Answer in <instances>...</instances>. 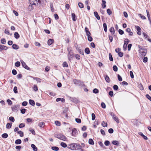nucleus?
I'll return each instance as SVG.
<instances>
[{"mask_svg": "<svg viewBox=\"0 0 151 151\" xmlns=\"http://www.w3.org/2000/svg\"><path fill=\"white\" fill-rule=\"evenodd\" d=\"M81 147V145L78 143H71L69 144L67 147L72 150H79Z\"/></svg>", "mask_w": 151, "mask_h": 151, "instance_id": "f257e3e1", "label": "nucleus"}, {"mask_svg": "<svg viewBox=\"0 0 151 151\" xmlns=\"http://www.w3.org/2000/svg\"><path fill=\"white\" fill-rule=\"evenodd\" d=\"M73 81L75 85L79 86L81 87H85V84L80 80L74 79L73 80Z\"/></svg>", "mask_w": 151, "mask_h": 151, "instance_id": "f03ea898", "label": "nucleus"}, {"mask_svg": "<svg viewBox=\"0 0 151 151\" xmlns=\"http://www.w3.org/2000/svg\"><path fill=\"white\" fill-rule=\"evenodd\" d=\"M55 137L60 139L66 141V137L64 135L61 134H55Z\"/></svg>", "mask_w": 151, "mask_h": 151, "instance_id": "7ed1b4c3", "label": "nucleus"}, {"mask_svg": "<svg viewBox=\"0 0 151 151\" xmlns=\"http://www.w3.org/2000/svg\"><path fill=\"white\" fill-rule=\"evenodd\" d=\"M21 62L23 67L24 68L26 69L29 70H31L30 68L26 65V63L24 62L23 60H21Z\"/></svg>", "mask_w": 151, "mask_h": 151, "instance_id": "20e7f679", "label": "nucleus"}, {"mask_svg": "<svg viewBox=\"0 0 151 151\" xmlns=\"http://www.w3.org/2000/svg\"><path fill=\"white\" fill-rule=\"evenodd\" d=\"M139 52L141 54V56L143 58V57H144L146 55L147 50H145L144 51H140V52Z\"/></svg>", "mask_w": 151, "mask_h": 151, "instance_id": "39448f33", "label": "nucleus"}, {"mask_svg": "<svg viewBox=\"0 0 151 151\" xmlns=\"http://www.w3.org/2000/svg\"><path fill=\"white\" fill-rule=\"evenodd\" d=\"M78 134V132L77 129L75 128H74L72 130V135L74 137H76Z\"/></svg>", "mask_w": 151, "mask_h": 151, "instance_id": "423d86ee", "label": "nucleus"}, {"mask_svg": "<svg viewBox=\"0 0 151 151\" xmlns=\"http://www.w3.org/2000/svg\"><path fill=\"white\" fill-rule=\"evenodd\" d=\"M68 56L69 60H71L73 57V55L72 53H71L70 52H69Z\"/></svg>", "mask_w": 151, "mask_h": 151, "instance_id": "0eeeda50", "label": "nucleus"}, {"mask_svg": "<svg viewBox=\"0 0 151 151\" xmlns=\"http://www.w3.org/2000/svg\"><path fill=\"white\" fill-rule=\"evenodd\" d=\"M12 110L13 111L17 112V111L18 108V105H15L14 106L11 107Z\"/></svg>", "mask_w": 151, "mask_h": 151, "instance_id": "6e6552de", "label": "nucleus"}, {"mask_svg": "<svg viewBox=\"0 0 151 151\" xmlns=\"http://www.w3.org/2000/svg\"><path fill=\"white\" fill-rule=\"evenodd\" d=\"M135 27L137 29V34L139 35H140L141 34V32L140 31V30H141L139 26H136Z\"/></svg>", "mask_w": 151, "mask_h": 151, "instance_id": "1a4fd4ad", "label": "nucleus"}, {"mask_svg": "<svg viewBox=\"0 0 151 151\" xmlns=\"http://www.w3.org/2000/svg\"><path fill=\"white\" fill-rule=\"evenodd\" d=\"M85 31L87 36H91V33L89 32L88 28L86 27L85 28Z\"/></svg>", "mask_w": 151, "mask_h": 151, "instance_id": "9d476101", "label": "nucleus"}, {"mask_svg": "<svg viewBox=\"0 0 151 151\" xmlns=\"http://www.w3.org/2000/svg\"><path fill=\"white\" fill-rule=\"evenodd\" d=\"M126 31L129 33V35L130 36H132L133 35V33L132 32H131V29L129 28H127L126 29Z\"/></svg>", "mask_w": 151, "mask_h": 151, "instance_id": "9b49d317", "label": "nucleus"}, {"mask_svg": "<svg viewBox=\"0 0 151 151\" xmlns=\"http://www.w3.org/2000/svg\"><path fill=\"white\" fill-rule=\"evenodd\" d=\"M109 31L111 32V34L112 35H114L115 33V30L114 28L113 27H111L109 29Z\"/></svg>", "mask_w": 151, "mask_h": 151, "instance_id": "f8f14e48", "label": "nucleus"}, {"mask_svg": "<svg viewBox=\"0 0 151 151\" xmlns=\"http://www.w3.org/2000/svg\"><path fill=\"white\" fill-rule=\"evenodd\" d=\"M94 14L95 16V17L96 18V19L99 20H100V17L98 13L96 12H94Z\"/></svg>", "mask_w": 151, "mask_h": 151, "instance_id": "ddd939ff", "label": "nucleus"}, {"mask_svg": "<svg viewBox=\"0 0 151 151\" xmlns=\"http://www.w3.org/2000/svg\"><path fill=\"white\" fill-rule=\"evenodd\" d=\"M138 47L139 49V52H140V51H144L145 50H147L145 48L142 46H140L139 45Z\"/></svg>", "mask_w": 151, "mask_h": 151, "instance_id": "4468645a", "label": "nucleus"}, {"mask_svg": "<svg viewBox=\"0 0 151 151\" xmlns=\"http://www.w3.org/2000/svg\"><path fill=\"white\" fill-rule=\"evenodd\" d=\"M37 0H29V1L30 4L32 5H36V3L37 4Z\"/></svg>", "mask_w": 151, "mask_h": 151, "instance_id": "2eb2a0df", "label": "nucleus"}, {"mask_svg": "<svg viewBox=\"0 0 151 151\" xmlns=\"http://www.w3.org/2000/svg\"><path fill=\"white\" fill-rule=\"evenodd\" d=\"M54 40L53 39H50L48 40L47 44L49 45H51L54 42Z\"/></svg>", "mask_w": 151, "mask_h": 151, "instance_id": "dca6fc26", "label": "nucleus"}, {"mask_svg": "<svg viewBox=\"0 0 151 151\" xmlns=\"http://www.w3.org/2000/svg\"><path fill=\"white\" fill-rule=\"evenodd\" d=\"M72 16L73 20L74 21H76V20L77 18L76 17L75 14L74 13H72Z\"/></svg>", "mask_w": 151, "mask_h": 151, "instance_id": "f3484780", "label": "nucleus"}, {"mask_svg": "<svg viewBox=\"0 0 151 151\" xmlns=\"http://www.w3.org/2000/svg\"><path fill=\"white\" fill-rule=\"evenodd\" d=\"M14 37L16 39H18L20 37V35L17 32H15L14 33Z\"/></svg>", "mask_w": 151, "mask_h": 151, "instance_id": "a211bd4d", "label": "nucleus"}, {"mask_svg": "<svg viewBox=\"0 0 151 151\" xmlns=\"http://www.w3.org/2000/svg\"><path fill=\"white\" fill-rule=\"evenodd\" d=\"M29 103L31 105L34 106L35 104V103L34 101L32 100L29 99Z\"/></svg>", "mask_w": 151, "mask_h": 151, "instance_id": "6ab92c4d", "label": "nucleus"}, {"mask_svg": "<svg viewBox=\"0 0 151 151\" xmlns=\"http://www.w3.org/2000/svg\"><path fill=\"white\" fill-rule=\"evenodd\" d=\"M76 49L78 52L81 54L83 55V51L81 49H80L79 47H77Z\"/></svg>", "mask_w": 151, "mask_h": 151, "instance_id": "aec40b11", "label": "nucleus"}, {"mask_svg": "<svg viewBox=\"0 0 151 151\" xmlns=\"http://www.w3.org/2000/svg\"><path fill=\"white\" fill-rule=\"evenodd\" d=\"M31 147L32 148L33 150L34 151H37V148L35 145H34L33 144H32L31 145Z\"/></svg>", "mask_w": 151, "mask_h": 151, "instance_id": "412c9836", "label": "nucleus"}, {"mask_svg": "<svg viewBox=\"0 0 151 151\" xmlns=\"http://www.w3.org/2000/svg\"><path fill=\"white\" fill-rule=\"evenodd\" d=\"M12 47L15 50H17L19 48V46L16 44H13L12 46Z\"/></svg>", "mask_w": 151, "mask_h": 151, "instance_id": "4be33fe9", "label": "nucleus"}, {"mask_svg": "<svg viewBox=\"0 0 151 151\" xmlns=\"http://www.w3.org/2000/svg\"><path fill=\"white\" fill-rule=\"evenodd\" d=\"M111 115L113 116V118L116 121L117 123H119V121L118 119V117L116 116H114V115H113L112 114V113H111Z\"/></svg>", "mask_w": 151, "mask_h": 151, "instance_id": "5701e85b", "label": "nucleus"}, {"mask_svg": "<svg viewBox=\"0 0 151 151\" xmlns=\"http://www.w3.org/2000/svg\"><path fill=\"white\" fill-rule=\"evenodd\" d=\"M112 143L113 145L118 146L119 145V142L116 140H114L112 142Z\"/></svg>", "mask_w": 151, "mask_h": 151, "instance_id": "b1692460", "label": "nucleus"}, {"mask_svg": "<svg viewBox=\"0 0 151 151\" xmlns=\"http://www.w3.org/2000/svg\"><path fill=\"white\" fill-rule=\"evenodd\" d=\"M85 52L87 54H89L90 53V51L88 47H86L85 49Z\"/></svg>", "mask_w": 151, "mask_h": 151, "instance_id": "393cba45", "label": "nucleus"}, {"mask_svg": "<svg viewBox=\"0 0 151 151\" xmlns=\"http://www.w3.org/2000/svg\"><path fill=\"white\" fill-rule=\"evenodd\" d=\"M12 123H7L6 125V128L7 129H9L11 128L12 126Z\"/></svg>", "mask_w": 151, "mask_h": 151, "instance_id": "a878e982", "label": "nucleus"}, {"mask_svg": "<svg viewBox=\"0 0 151 151\" xmlns=\"http://www.w3.org/2000/svg\"><path fill=\"white\" fill-rule=\"evenodd\" d=\"M88 143L89 144L93 145L94 144V142L92 139H90L88 140Z\"/></svg>", "mask_w": 151, "mask_h": 151, "instance_id": "bb28decb", "label": "nucleus"}, {"mask_svg": "<svg viewBox=\"0 0 151 151\" xmlns=\"http://www.w3.org/2000/svg\"><path fill=\"white\" fill-rule=\"evenodd\" d=\"M51 149L54 151H57L59 150V148L56 146H53L52 147Z\"/></svg>", "mask_w": 151, "mask_h": 151, "instance_id": "cd10ccee", "label": "nucleus"}, {"mask_svg": "<svg viewBox=\"0 0 151 151\" xmlns=\"http://www.w3.org/2000/svg\"><path fill=\"white\" fill-rule=\"evenodd\" d=\"M105 79L106 82L108 83L110 82V79L109 77L107 75H106L105 77Z\"/></svg>", "mask_w": 151, "mask_h": 151, "instance_id": "c85d7f7f", "label": "nucleus"}, {"mask_svg": "<svg viewBox=\"0 0 151 151\" xmlns=\"http://www.w3.org/2000/svg\"><path fill=\"white\" fill-rule=\"evenodd\" d=\"M60 145L64 148H65L67 147V144L63 142H61L60 143Z\"/></svg>", "mask_w": 151, "mask_h": 151, "instance_id": "c756f323", "label": "nucleus"}, {"mask_svg": "<svg viewBox=\"0 0 151 151\" xmlns=\"http://www.w3.org/2000/svg\"><path fill=\"white\" fill-rule=\"evenodd\" d=\"M22 142V141L20 139H17L15 141V143L16 144H20Z\"/></svg>", "mask_w": 151, "mask_h": 151, "instance_id": "7c9ffc66", "label": "nucleus"}, {"mask_svg": "<svg viewBox=\"0 0 151 151\" xmlns=\"http://www.w3.org/2000/svg\"><path fill=\"white\" fill-rule=\"evenodd\" d=\"M129 42V39H128L126 38L124 40V44L125 45H127V44Z\"/></svg>", "mask_w": 151, "mask_h": 151, "instance_id": "2f4dec72", "label": "nucleus"}, {"mask_svg": "<svg viewBox=\"0 0 151 151\" xmlns=\"http://www.w3.org/2000/svg\"><path fill=\"white\" fill-rule=\"evenodd\" d=\"M103 27L105 32H106L107 31V25L106 23L103 24Z\"/></svg>", "mask_w": 151, "mask_h": 151, "instance_id": "473e14b6", "label": "nucleus"}, {"mask_svg": "<svg viewBox=\"0 0 151 151\" xmlns=\"http://www.w3.org/2000/svg\"><path fill=\"white\" fill-rule=\"evenodd\" d=\"M1 137L2 138H6L8 137V135L7 133H4L3 134H2Z\"/></svg>", "mask_w": 151, "mask_h": 151, "instance_id": "72a5a7b5", "label": "nucleus"}, {"mask_svg": "<svg viewBox=\"0 0 151 151\" xmlns=\"http://www.w3.org/2000/svg\"><path fill=\"white\" fill-rule=\"evenodd\" d=\"M17 133L19 134V135L21 137H23V136L24 134L23 132L21 131H18Z\"/></svg>", "mask_w": 151, "mask_h": 151, "instance_id": "f704fd0d", "label": "nucleus"}, {"mask_svg": "<svg viewBox=\"0 0 151 151\" xmlns=\"http://www.w3.org/2000/svg\"><path fill=\"white\" fill-rule=\"evenodd\" d=\"M113 69L114 71L116 72L118 70V68L116 65H114L113 67Z\"/></svg>", "mask_w": 151, "mask_h": 151, "instance_id": "c9c22d12", "label": "nucleus"}, {"mask_svg": "<svg viewBox=\"0 0 151 151\" xmlns=\"http://www.w3.org/2000/svg\"><path fill=\"white\" fill-rule=\"evenodd\" d=\"M93 92L94 93H97L99 92V90L97 88H94L93 90Z\"/></svg>", "mask_w": 151, "mask_h": 151, "instance_id": "e433bc0d", "label": "nucleus"}, {"mask_svg": "<svg viewBox=\"0 0 151 151\" xmlns=\"http://www.w3.org/2000/svg\"><path fill=\"white\" fill-rule=\"evenodd\" d=\"M34 80H36V81H37V82H41V79L39 78H37V77H35L34 78Z\"/></svg>", "mask_w": 151, "mask_h": 151, "instance_id": "4c0bfd02", "label": "nucleus"}, {"mask_svg": "<svg viewBox=\"0 0 151 151\" xmlns=\"http://www.w3.org/2000/svg\"><path fill=\"white\" fill-rule=\"evenodd\" d=\"M101 125L103 127H107V123H105L104 121H103L101 123Z\"/></svg>", "mask_w": 151, "mask_h": 151, "instance_id": "58836bf2", "label": "nucleus"}, {"mask_svg": "<svg viewBox=\"0 0 151 151\" xmlns=\"http://www.w3.org/2000/svg\"><path fill=\"white\" fill-rule=\"evenodd\" d=\"M45 123L43 122H40L39 123V125L40 127H43Z\"/></svg>", "mask_w": 151, "mask_h": 151, "instance_id": "ea45409f", "label": "nucleus"}, {"mask_svg": "<svg viewBox=\"0 0 151 151\" xmlns=\"http://www.w3.org/2000/svg\"><path fill=\"white\" fill-rule=\"evenodd\" d=\"M109 60L111 61H112L113 60V59L111 54V53H109Z\"/></svg>", "mask_w": 151, "mask_h": 151, "instance_id": "a19ab883", "label": "nucleus"}, {"mask_svg": "<svg viewBox=\"0 0 151 151\" xmlns=\"http://www.w3.org/2000/svg\"><path fill=\"white\" fill-rule=\"evenodd\" d=\"M15 65L16 67H19L20 65V63L19 61H17L15 63Z\"/></svg>", "mask_w": 151, "mask_h": 151, "instance_id": "79ce46f5", "label": "nucleus"}, {"mask_svg": "<svg viewBox=\"0 0 151 151\" xmlns=\"http://www.w3.org/2000/svg\"><path fill=\"white\" fill-rule=\"evenodd\" d=\"M9 120L12 122H14L15 121L14 117L13 116H10L9 118Z\"/></svg>", "mask_w": 151, "mask_h": 151, "instance_id": "37998d69", "label": "nucleus"}, {"mask_svg": "<svg viewBox=\"0 0 151 151\" xmlns=\"http://www.w3.org/2000/svg\"><path fill=\"white\" fill-rule=\"evenodd\" d=\"M1 43L3 44H5L6 43V41L4 38H3L1 40Z\"/></svg>", "mask_w": 151, "mask_h": 151, "instance_id": "c03bdc74", "label": "nucleus"}, {"mask_svg": "<svg viewBox=\"0 0 151 151\" xmlns=\"http://www.w3.org/2000/svg\"><path fill=\"white\" fill-rule=\"evenodd\" d=\"M17 87L16 86L14 87L13 89V91L15 93H18V92L17 91Z\"/></svg>", "mask_w": 151, "mask_h": 151, "instance_id": "a18cd8bd", "label": "nucleus"}, {"mask_svg": "<svg viewBox=\"0 0 151 151\" xmlns=\"http://www.w3.org/2000/svg\"><path fill=\"white\" fill-rule=\"evenodd\" d=\"M63 67H68V65L66 62H64L63 63Z\"/></svg>", "mask_w": 151, "mask_h": 151, "instance_id": "49530a36", "label": "nucleus"}, {"mask_svg": "<svg viewBox=\"0 0 151 151\" xmlns=\"http://www.w3.org/2000/svg\"><path fill=\"white\" fill-rule=\"evenodd\" d=\"M139 16L142 19H145L146 18L145 16L141 14H139Z\"/></svg>", "mask_w": 151, "mask_h": 151, "instance_id": "de8ad7c7", "label": "nucleus"}, {"mask_svg": "<svg viewBox=\"0 0 151 151\" xmlns=\"http://www.w3.org/2000/svg\"><path fill=\"white\" fill-rule=\"evenodd\" d=\"M7 102L8 103V104L9 105H11L12 104V101L9 99H8L7 100Z\"/></svg>", "mask_w": 151, "mask_h": 151, "instance_id": "09e8293b", "label": "nucleus"}, {"mask_svg": "<svg viewBox=\"0 0 151 151\" xmlns=\"http://www.w3.org/2000/svg\"><path fill=\"white\" fill-rule=\"evenodd\" d=\"M76 121L78 123H80L81 122V120L80 119L76 118L75 119Z\"/></svg>", "mask_w": 151, "mask_h": 151, "instance_id": "8fccbe9b", "label": "nucleus"}, {"mask_svg": "<svg viewBox=\"0 0 151 151\" xmlns=\"http://www.w3.org/2000/svg\"><path fill=\"white\" fill-rule=\"evenodd\" d=\"M78 5L81 8H83V4L81 2H79L78 3Z\"/></svg>", "mask_w": 151, "mask_h": 151, "instance_id": "3c124183", "label": "nucleus"}, {"mask_svg": "<svg viewBox=\"0 0 151 151\" xmlns=\"http://www.w3.org/2000/svg\"><path fill=\"white\" fill-rule=\"evenodd\" d=\"M29 130L33 134L35 135V132L34 130L33 129H30Z\"/></svg>", "mask_w": 151, "mask_h": 151, "instance_id": "603ef678", "label": "nucleus"}, {"mask_svg": "<svg viewBox=\"0 0 151 151\" xmlns=\"http://www.w3.org/2000/svg\"><path fill=\"white\" fill-rule=\"evenodd\" d=\"M117 76H118V80L120 81H122V77H121V76L119 74Z\"/></svg>", "mask_w": 151, "mask_h": 151, "instance_id": "864d4df0", "label": "nucleus"}, {"mask_svg": "<svg viewBox=\"0 0 151 151\" xmlns=\"http://www.w3.org/2000/svg\"><path fill=\"white\" fill-rule=\"evenodd\" d=\"M21 148V146H17L15 147L16 149L18 150L17 151H20Z\"/></svg>", "mask_w": 151, "mask_h": 151, "instance_id": "5fc2aeb1", "label": "nucleus"}, {"mask_svg": "<svg viewBox=\"0 0 151 151\" xmlns=\"http://www.w3.org/2000/svg\"><path fill=\"white\" fill-rule=\"evenodd\" d=\"M118 54L119 56L120 57H122L123 56V52H119L118 53Z\"/></svg>", "mask_w": 151, "mask_h": 151, "instance_id": "6e6d98bb", "label": "nucleus"}, {"mask_svg": "<svg viewBox=\"0 0 151 151\" xmlns=\"http://www.w3.org/2000/svg\"><path fill=\"white\" fill-rule=\"evenodd\" d=\"M148 60V58L146 57H144L143 59V61L144 63H146L147 62Z\"/></svg>", "mask_w": 151, "mask_h": 151, "instance_id": "4d7b16f0", "label": "nucleus"}, {"mask_svg": "<svg viewBox=\"0 0 151 151\" xmlns=\"http://www.w3.org/2000/svg\"><path fill=\"white\" fill-rule=\"evenodd\" d=\"M88 40L90 41L91 42L93 40V38L91 37V36H88Z\"/></svg>", "mask_w": 151, "mask_h": 151, "instance_id": "13d9d810", "label": "nucleus"}, {"mask_svg": "<svg viewBox=\"0 0 151 151\" xmlns=\"http://www.w3.org/2000/svg\"><path fill=\"white\" fill-rule=\"evenodd\" d=\"M113 89L114 90L116 91L118 89V87L117 85H115L113 86Z\"/></svg>", "mask_w": 151, "mask_h": 151, "instance_id": "bf43d9fd", "label": "nucleus"}, {"mask_svg": "<svg viewBox=\"0 0 151 151\" xmlns=\"http://www.w3.org/2000/svg\"><path fill=\"white\" fill-rule=\"evenodd\" d=\"M110 144V142L109 141L106 140L104 142V144L105 145L108 146Z\"/></svg>", "mask_w": 151, "mask_h": 151, "instance_id": "052dcab7", "label": "nucleus"}, {"mask_svg": "<svg viewBox=\"0 0 151 151\" xmlns=\"http://www.w3.org/2000/svg\"><path fill=\"white\" fill-rule=\"evenodd\" d=\"M19 128H22L25 127V124L24 123H21L19 124Z\"/></svg>", "mask_w": 151, "mask_h": 151, "instance_id": "680f3d73", "label": "nucleus"}, {"mask_svg": "<svg viewBox=\"0 0 151 151\" xmlns=\"http://www.w3.org/2000/svg\"><path fill=\"white\" fill-rule=\"evenodd\" d=\"M119 33L121 35H122L124 33V32L122 29H119L118 31Z\"/></svg>", "mask_w": 151, "mask_h": 151, "instance_id": "e2e57ef3", "label": "nucleus"}, {"mask_svg": "<svg viewBox=\"0 0 151 151\" xmlns=\"http://www.w3.org/2000/svg\"><path fill=\"white\" fill-rule=\"evenodd\" d=\"M33 90L35 91H37L38 89V87H37V86L36 85H34L33 87Z\"/></svg>", "mask_w": 151, "mask_h": 151, "instance_id": "0e129e2a", "label": "nucleus"}, {"mask_svg": "<svg viewBox=\"0 0 151 151\" xmlns=\"http://www.w3.org/2000/svg\"><path fill=\"white\" fill-rule=\"evenodd\" d=\"M101 107L102 108H103L104 109H105V108H106V105H105V103H104L102 102L101 103Z\"/></svg>", "mask_w": 151, "mask_h": 151, "instance_id": "69168bd1", "label": "nucleus"}, {"mask_svg": "<svg viewBox=\"0 0 151 151\" xmlns=\"http://www.w3.org/2000/svg\"><path fill=\"white\" fill-rule=\"evenodd\" d=\"M12 73L14 75H15L17 74V71L15 69H13L12 70Z\"/></svg>", "mask_w": 151, "mask_h": 151, "instance_id": "338daca9", "label": "nucleus"}, {"mask_svg": "<svg viewBox=\"0 0 151 151\" xmlns=\"http://www.w3.org/2000/svg\"><path fill=\"white\" fill-rule=\"evenodd\" d=\"M146 96L147 99L151 101V97H150L149 94H146Z\"/></svg>", "mask_w": 151, "mask_h": 151, "instance_id": "774afa93", "label": "nucleus"}]
</instances>
